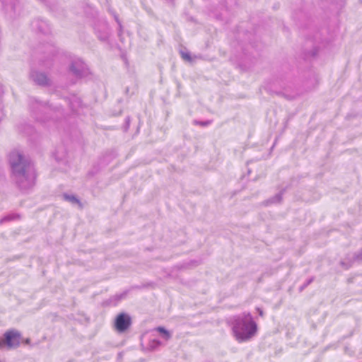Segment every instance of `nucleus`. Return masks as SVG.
I'll return each mask as SVG.
<instances>
[{
  "label": "nucleus",
  "mask_w": 362,
  "mask_h": 362,
  "mask_svg": "<svg viewBox=\"0 0 362 362\" xmlns=\"http://www.w3.org/2000/svg\"><path fill=\"white\" fill-rule=\"evenodd\" d=\"M226 0H223L218 7L211 10L212 16L217 20L228 23L230 18L228 7L225 5Z\"/></svg>",
  "instance_id": "f8f14e48"
},
{
  "label": "nucleus",
  "mask_w": 362,
  "mask_h": 362,
  "mask_svg": "<svg viewBox=\"0 0 362 362\" xmlns=\"http://www.w3.org/2000/svg\"><path fill=\"white\" fill-rule=\"evenodd\" d=\"M21 217L20 214H10L5 216H4L1 220L0 223H4L6 221H13L16 219H19Z\"/></svg>",
  "instance_id": "a878e982"
},
{
  "label": "nucleus",
  "mask_w": 362,
  "mask_h": 362,
  "mask_svg": "<svg viewBox=\"0 0 362 362\" xmlns=\"http://www.w3.org/2000/svg\"><path fill=\"white\" fill-rule=\"evenodd\" d=\"M196 123L199 124H200V125H202L203 127H206V126H208L209 124H211V121H209V120L199 121V122L196 121Z\"/></svg>",
  "instance_id": "72a5a7b5"
},
{
  "label": "nucleus",
  "mask_w": 362,
  "mask_h": 362,
  "mask_svg": "<svg viewBox=\"0 0 362 362\" xmlns=\"http://www.w3.org/2000/svg\"><path fill=\"white\" fill-rule=\"evenodd\" d=\"M107 163H102V165H103V166H104V165H107Z\"/></svg>",
  "instance_id": "58836bf2"
},
{
  "label": "nucleus",
  "mask_w": 362,
  "mask_h": 362,
  "mask_svg": "<svg viewBox=\"0 0 362 362\" xmlns=\"http://www.w3.org/2000/svg\"><path fill=\"white\" fill-rule=\"evenodd\" d=\"M286 189H281L279 192L276 194L274 196L272 197L267 201V204H278L280 203L282 200L283 194H284Z\"/></svg>",
  "instance_id": "aec40b11"
},
{
  "label": "nucleus",
  "mask_w": 362,
  "mask_h": 362,
  "mask_svg": "<svg viewBox=\"0 0 362 362\" xmlns=\"http://www.w3.org/2000/svg\"><path fill=\"white\" fill-rule=\"evenodd\" d=\"M21 334L16 329L7 330L2 337H0V349L7 348L8 349H16L20 346Z\"/></svg>",
  "instance_id": "6e6552de"
},
{
  "label": "nucleus",
  "mask_w": 362,
  "mask_h": 362,
  "mask_svg": "<svg viewBox=\"0 0 362 362\" xmlns=\"http://www.w3.org/2000/svg\"><path fill=\"white\" fill-rule=\"evenodd\" d=\"M66 153L62 146H58L55 151L53 153V156L57 162H62L65 160Z\"/></svg>",
  "instance_id": "a211bd4d"
},
{
  "label": "nucleus",
  "mask_w": 362,
  "mask_h": 362,
  "mask_svg": "<svg viewBox=\"0 0 362 362\" xmlns=\"http://www.w3.org/2000/svg\"><path fill=\"white\" fill-rule=\"evenodd\" d=\"M265 90L289 100L295 99L300 93L290 75L281 76L274 79L266 85Z\"/></svg>",
  "instance_id": "39448f33"
},
{
  "label": "nucleus",
  "mask_w": 362,
  "mask_h": 362,
  "mask_svg": "<svg viewBox=\"0 0 362 362\" xmlns=\"http://www.w3.org/2000/svg\"><path fill=\"white\" fill-rule=\"evenodd\" d=\"M314 281V277L312 276L306 280V281L300 287V291H303L307 286H308Z\"/></svg>",
  "instance_id": "c756f323"
},
{
  "label": "nucleus",
  "mask_w": 362,
  "mask_h": 362,
  "mask_svg": "<svg viewBox=\"0 0 362 362\" xmlns=\"http://www.w3.org/2000/svg\"><path fill=\"white\" fill-rule=\"evenodd\" d=\"M1 1L4 8H11V10H13L15 11L16 4L17 0H1Z\"/></svg>",
  "instance_id": "393cba45"
},
{
  "label": "nucleus",
  "mask_w": 362,
  "mask_h": 362,
  "mask_svg": "<svg viewBox=\"0 0 362 362\" xmlns=\"http://www.w3.org/2000/svg\"><path fill=\"white\" fill-rule=\"evenodd\" d=\"M114 18H115V21L118 24V35L121 36V34L122 33V25L121 21H119L117 15L115 13L114 14Z\"/></svg>",
  "instance_id": "c85d7f7f"
},
{
  "label": "nucleus",
  "mask_w": 362,
  "mask_h": 362,
  "mask_svg": "<svg viewBox=\"0 0 362 362\" xmlns=\"http://www.w3.org/2000/svg\"><path fill=\"white\" fill-rule=\"evenodd\" d=\"M325 2H330L332 4L336 5L337 8H341L344 4L345 0H322Z\"/></svg>",
  "instance_id": "bb28decb"
},
{
  "label": "nucleus",
  "mask_w": 362,
  "mask_h": 362,
  "mask_svg": "<svg viewBox=\"0 0 362 362\" xmlns=\"http://www.w3.org/2000/svg\"><path fill=\"white\" fill-rule=\"evenodd\" d=\"M64 101L69 106L70 110L74 114H80V109L82 107V101L81 98L75 95L68 98H64Z\"/></svg>",
  "instance_id": "dca6fc26"
},
{
  "label": "nucleus",
  "mask_w": 362,
  "mask_h": 362,
  "mask_svg": "<svg viewBox=\"0 0 362 362\" xmlns=\"http://www.w3.org/2000/svg\"><path fill=\"white\" fill-rule=\"evenodd\" d=\"M235 339L246 341L257 332V325L250 312H245L231 317L228 321Z\"/></svg>",
  "instance_id": "20e7f679"
},
{
  "label": "nucleus",
  "mask_w": 362,
  "mask_h": 362,
  "mask_svg": "<svg viewBox=\"0 0 362 362\" xmlns=\"http://www.w3.org/2000/svg\"><path fill=\"white\" fill-rule=\"evenodd\" d=\"M181 55L184 59L189 61V62L192 61V57H191V54L189 52H181Z\"/></svg>",
  "instance_id": "473e14b6"
},
{
  "label": "nucleus",
  "mask_w": 362,
  "mask_h": 362,
  "mask_svg": "<svg viewBox=\"0 0 362 362\" xmlns=\"http://www.w3.org/2000/svg\"><path fill=\"white\" fill-rule=\"evenodd\" d=\"M256 33L244 30L243 26H238L236 31V40L243 56L240 64L245 70L250 69L254 64L261 47L260 42L256 40Z\"/></svg>",
  "instance_id": "f03ea898"
},
{
  "label": "nucleus",
  "mask_w": 362,
  "mask_h": 362,
  "mask_svg": "<svg viewBox=\"0 0 362 362\" xmlns=\"http://www.w3.org/2000/svg\"><path fill=\"white\" fill-rule=\"evenodd\" d=\"M130 117H127L126 119H125V123L123 126V129H124V132H127L129 128V126H130Z\"/></svg>",
  "instance_id": "2f4dec72"
},
{
  "label": "nucleus",
  "mask_w": 362,
  "mask_h": 362,
  "mask_svg": "<svg viewBox=\"0 0 362 362\" xmlns=\"http://www.w3.org/2000/svg\"><path fill=\"white\" fill-rule=\"evenodd\" d=\"M132 325V318L126 313H119L114 320V327L119 333L125 332Z\"/></svg>",
  "instance_id": "9b49d317"
},
{
  "label": "nucleus",
  "mask_w": 362,
  "mask_h": 362,
  "mask_svg": "<svg viewBox=\"0 0 362 362\" xmlns=\"http://www.w3.org/2000/svg\"><path fill=\"white\" fill-rule=\"evenodd\" d=\"M93 27L98 39L102 42H107L110 30L107 21L103 18L94 20Z\"/></svg>",
  "instance_id": "1a4fd4ad"
},
{
  "label": "nucleus",
  "mask_w": 362,
  "mask_h": 362,
  "mask_svg": "<svg viewBox=\"0 0 362 362\" xmlns=\"http://www.w3.org/2000/svg\"><path fill=\"white\" fill-rule=\"evenodd\" d=\"M32 29L36 32L47 35L51 33V26L47 21L37 18L31 23Z\"/></svg>",
  "instance_id": "ddd939ff"
},
{
  "label": "nucleus",
  "mask_w": 362,
  "mask_h": 362,
  "mask_svg": "<svg viewBox=\"0 0 362 362\" xmlns=\"http://www.w3.org/2000/svg\"><path fill=\"white\" fill-rule=\"evenodd\" d=\"M361 1L362 2V0Z\"/></svg>",
  "instance_id": "ea45409f"
},
{
  "label": "nucleus",
  "mask_w": 362,
  "mask_h": 362,
  "mask_svg": "<svg viewBox=\"0 0 362 362\" xmlns=\"http://www.w3.org/2000/svg\"><path fill=\"white\" fill-rule=\"evenodd\" d=\"M126 296V293H123L121 294H117L111 296L108 299L105 300L103 303V306H116L118 303L124 298Z\"/></svg>",
  "instance_id": "f3484780"
},
{
  "label": "nucleus",
  "mask_w": 362,
  "mask_h": 362,
  "mask_svg": "<svg viewBox=\"0 0 362 362\" xmlns=\"http://www.w3.org/2000/svg\"><path fill=\"white\" fill-rule=\"evenodd\" d=\"M355 263H362V249L354 253H349L340 262V264L346 269H349Z\"/></svg>",
  "instance_id": "4468645a"
},
{
  "label": "nucleus",
  "mask_w": 362,
  "mask_h": 362,
  "mask_svg": "<svg viewBox=\"0 0 362 362\" xmlns=\"http://www.w3.org/2000/svg\"><path fill=\"white\" fill-rule=\"evenodd\" d=\"M317 83V77L315 74H312V77L310 78V85H306L308 88L313 87Z\"/></svg>",
  "instance_id": "7c9ffc66"
},
{
  "label": "nucleus",
  "mask_w": 362,
  "mask_h": 362,
  "mask_svg": "<svg viewBox=\"0 0 362 362\" xmlns=\"http://www.w3.org/2000/svg\"><path fill=\"white\" fill-rule=\"evenodd\" d=\"M292 16L296 21H303L308 18L307 14L301 10L299 11H293Z\"/></svg>",
  "instance_id": "5701e85b"
},
{
  "label": "nucleus",
  "mask_w": 362,
  "mask_h": 362,
  "mask_svg": "<svg viewBox=\"0 0 362 362\" xmlns=\"http://www.w3.org/2000/svg\"><path fill=\"white\" fill-rule=\"evenodd\" d=\"M42 53L44 56L40 59V64L45 68L49 69L53 65L54 57L58 53L57 49L52 44H47L43 46Z\"/></svg>",
  "instance_id": "9d476101"
},
{
  "label": "nucleus",
  "mask_w": 362,
  "mask_h": 362,
  "mask_svg": "<svg viewBox=\"0 0 362 362\" xmlns=\"http://www.w3.org/2000/svg\"><path fill=\"white\" fill-rule=\"evenodd\" d=\"M321 34L319 31L315 32L313 37H308L305 42V49L303 52V58L305 60L314 59L317 55L320 48Z\"/></svg>",
  "instance_id": "0eeeda50"
},
{
  "label": "nucleus",
  "mask_w": 362,
  "mask_h": 362,
  "mask_svg": "<svg viewBox=\"0 0 362 362\" xmlns=\"http://www.w3.org/2000/svg\"><path fill=\"white\" fill-rule=\"evenodd\" d=\"M28 104L33 117L42 124H45L49 119L54 123L56 120L64 117L62 105H54L34 97L29 98Z\"/></svg>",
  "instance_id": "7ed1b4c3"
},
{
  "label": "nucleus",
  "mask_w": 362,
  "mask_h": 362,
  "mask_svg": "<svg viewBox=\"0 0 362 362\" xmlns=\"http://www.w3.org/2000/svg\"><path fill=\"white\" fill-rule=\"evenodd\" d=\"M30 78L38 86L47 87L51 86V80L46 74L32 70Z\"/></svg>",
  "instance_id": "2eb2a0df"
},
{
  "label": "nucleus",
  "mask_w": 362,
  "mask_h": 362,
  "mask_svg": "<svg viewBox=\"0 0 362 362\" xmlns=\"http://www.w3.org/2000/svg\"><path fill=\"white\" fill-rule=\"evenodd\" d=\"M256 310H257V311L258 314H259L260 316H263L264 313H263V310H262L261 308H256Z\"/></svg>",
  "instance_id": "e433bc0d"
},
{
  "label": "nucleus",
  "mask_w": 362,
  "mask_h": 362,
  "mask_svg": "<svg viewBox=\"0 0 362 362\" xmlns=\"http://www.w3.org/2000/svg\"><path fill=\"white\" fill-rule=\"evenodd\" d=\"M163 345L160 340L158 339H153L148 341V349L151 351H155Z\"/></svg>",
  "instance_id": "4be33fe9"
},
{
  "label": "nucleus",
  "mask_w": 362,
  "mask_h": 362,
  "mask_svg": "<svg viewBox=\"0 0 362 362\" xmlns=\"http://www.w3.org/2000/svg\"><path fill=\"white\" fill-rule=\"evenodd\" d=\"M4 117V113L3 112V109H2L1 106L0 105V122L2 120Z\"/></svg>",
  "instance_id": "f704fd0d"
},
{
  "label": "nucleus",
  "mask_w": 362,
  "mask_h": 362,
  "mask_svg": "<svg viewBox=\"0 0 362 362\" xmlns=\"http://www.w3.org/2000/svg\"><path fill=\"white\" fill-rule=\"evenodd\" d=\"M23 342L25 344H26V345H30V342H31V340H30V339H29V338H26V339H25L23 341Z\"/></svg>",
  "instance_id": "c9c22d12"
},
{
  "label": "nucleus",
  "mask_w": 362,
  "mask_h": 362,
  "mask_svg": "<svg viewBox=\"0 0 362 362\" xmlns=\"http://www.w3.org/2000/svg\"><path fill=\"white\" fill-rule=\"evenodd\" d=\"M11 175L21 191L33 188L35 184V170L28 157L18 151H12L8 155Z\"/></svg>",
  "instance_id": "f257e3e1"
},
{
  "label": "nucleus",
  "mask_w": 362,
  "mask_h": 362,
  "mask_svg": "<svg viewBox=\"0 0 362 362\" xmlns=\"http://www.w3.org/2000/svg\"><path fill=\"white\" fill-rule=\"evenodd\" d=\"M4 94V88L2 85L0 83V96Z\"/></svg>",
  "instance_id": "4c0bfd02"
},
{
  "label": "nucleus",
  "mask_w": 362,
  "mask_h": 362,
  "mask_svg": "<svg viewBox=\"0 0 362 362\" xmlns=\"http://www.w3.org/2000/svg\"><path fill=\"white\" fill-rule=\"evenodd\" d=\"M154 329L159 333L160 337L165 341H168L172 337V333L164 327L159 326Z\"/></svg>",
  "instance_id": "6ab92c4d"
},
{
  "label": "nucleus",
  "mask_w": 362,
  "mask_h": 362,
  "mask_svg": "<svg viewBox=\"0 0 362 362\" xmlns=\"http://www.w3.org/2000/svg\"><path fill=\"white\" fill-rule=\"evenodd\" d=\"M62 197L65 201L69 202L74 205L78 204L80 207H81V203L80 200L75 195L64 193Z\"/></svg>",
  "instance_id": "412c9836"
},
{
  "label": "nucleus",
  "mask_w": 362,
  "mask_h": 362,
  "mask_svg": "<svg viewBox=\"0 0 362 362\" xmlns=\"http://www.w3.org/2000/svg\"><path fill=\"white\" fill-rule=\"evenodd\" d=\"M21 130L25 132V133L28 135L33 134V133L35 132V129L33 127V126L30 124H26L23 127H22Z\"/></svg>",
  "instance_id": "cd10ccee"
},
{
  "label": "nucleus",
  "mask_w": 362,
  "mask_h": 362,
  "mask_svg": "<svg viewBox=\"0 0 362 362\" xmlns=\"http://www.w3.org/2000/svg\"><path fill=\"white\" fill-rule=\"evenodd\" d=\"M43 2L49 9L52 11H57L58 10V6L56 0H40Z\"/></svg>",
  "instance_id": "b1692460"
},
{
  "label": "nucleus",
  "mask_w": 362,
  "mask_h": 362,
  "mask_svg": "<svg viewBox=\"0 0 362 362\" xmlns=\"http://www.w3.org/2000/svg\"><path fill=\"white\" fill-rule=\"evenodd\" d=\"M68 72L75 78L74 80H71V84H75L77 80L88 77L91 74L88 65L79 58L71 60L68 66Z\"/></svg>",
  "instance_id": "423d86ee"
}]
</instances>
